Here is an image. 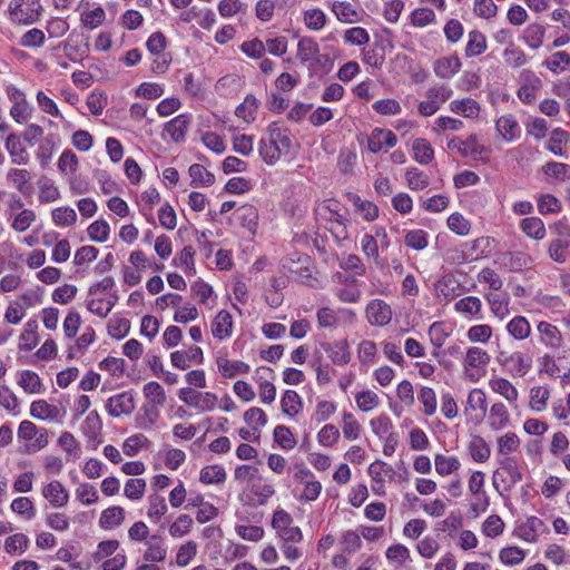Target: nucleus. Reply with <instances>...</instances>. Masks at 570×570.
<instances>
[{
	"mask_svg": "<svg viewBox=\"0 0 570 570\" xmlns=\"http://www.w3.org/2000/svg\"><path fill=\"white\" fill-rule=\"evenodd\" d=\"M503 356L504 353L501 352L500 355L498 356V361L501 362L502 364L511 363V372L517 374L518 376H524L532 366V358L530 356H524L520 352H515L509 356H505L504 358Z\"/></svg>",
	"mask_w": 570,
	"mask_h": 570,
	"instance_id": "obj_18",
	"label": "nucleus"
},
{
	"mask_svg": "<svg viewBox=\"0 0 570 570\" xmlns=\"http://www.w3.org/2000/svg\"><path fill=\"white\" fill-rule=\"evenodd\" d=\"M130 331V321L125 317L115 315L108 322V334L116 340H121L128 335Z\"/></svg>",
	"mask_w": 570,
	"mask_h": 570,
	"instance_id": "obj_50",
	"label": "nucleus"
},
{
	"mask_svg": "<svg viewBox=\"0 0 570 570\" xmlns=\"http://www.w3.org/2000/svg\"><path fill=\"white\" fill-rule=\"evenodd\" d=\"M504 62L512 68H520L525 65L527 56L522 49L514 46L513 42L504 49L503 53Z\"/></svg>",
	"mask_w": 570,
	"mask_h": 570,
	"instance_id": "obj_49",
	"label": "nucleus"
},
{
	"mask_svg": "<svg viewBox=\"0 0 570 570\" xmlns=\"http://www.w3.org/2000/svg\"><path fill=\"white\" fill-rule=\"evenodd\" d=\"M448 148L456 149L462 157L471 156L474 160L488 163V159L483 158L482 155L488 154L489 148L478 144V136L475 134H471L466 139L453 137L448 142Z\"/></svg>",
	"mask_w": 570,
	"mask_h": 570,
	"instance_id": "obj_2",
	"label": "nucleus"
},
{
	"mask_svg": "<svg viewBox=\"0 0 570 570\" xmlns=\"http://www.w3.org/2000/svg\"><path fill=\"white\" fill-rule=\"evenodd\" d=\"M436 291L444 296L446 301H451L454 297L459 296V283L454 279L453 276L446 275L438 281Z\"/></svg>",
	"mask_w": 570,
	"mask_h": 570,
	"instance_id": "obj_54",
	"label": "nucleus"
},
{
	"mask_svg": "<svg viewBox=\"0 0 570 570\" xmlns=\"http://www.w3.org/2000/svg\"><path fill=\"white\" fill-rule=\"evenodd\" d=\"M507 331L515 340H524L529 336L531 327L524 316H515L508 323Z\"/></svg>",
	"mask_w": 570,
	"mask_h": 570,
	"instance_id": "obj_45",
	"label": "nucleus"
},
{
	"mask_svg": "<svg viewBox=\"0 0 570 570\" xmlns=\"http://www.w3.org/2000/svg\"><path fill=\"white\" fill-rule=\"evenodd\" d=\"M249 490L253 494L258 497V505H265L267 500L275 493L274 487L268 483H263L262 476H257V479L249 485Z\"/></svg>",
	"mask_w": 570,
	"mask_h": 570,
	"instance_id": "obj_53",
	"label": "nucleus"
},
{
	"mask_svg": "<svg viewBox=\"0 0 570 570\" xmlns=\"http://www.w3.org/2000/svg\"><path fill=\"white\" fill-rule=\"evenodd\" d=\"M236 217L240 225L250 232H255L258 225V210L255 206L246 204L237 208Z\"/></svg>",
	"mask_w": 570,
	"mask_h": 570,
	"instance_id": "obj_25",
	"label": "nucleus"
},
{
	"mask_svg": "<svg viewBox=\"0 0 570 570\" xmlns=\"http://www.w3.org/2000/svg\"><path fill=\"white\" fill-rule=\"evenodd\" d=\"M538 331L541 335V341L547 346L557 348L561 345L562 336L557 326L542 321L538 324Z\"/></svg>",
	"mask_w": 570,
	"mask_h": 570,
	"instance_id": "obj_26",
	"label": "nucleus"
},
{
	"mask_svg": "<svg viewBox=\"0 0 570 570\" xmlns=\"http://www.w3.org/2000/svg\"><path fill=\"white\" fill-rule=\"evenodd\" d=\"M469 452L475 462L482 463L489 460L491 449L483 438L474 436L469 444Z\"/></svg>",
	"mask_w": 570,
	"mask_h": 570,
	"instance_id": "obj_40",
	"label": "nucleus"
},
{
	"mask_svg": "<svg viewBox=\"0 0 570 570\" xmlns=\"http://www.w3.org/2000/svg\"><path fill=\"white\" fill-rule=\"evenodd\" d=\"M462 63L460 58L456 55H453L436 59L433 63V70L438 77L450 79L459 72Z\"/></svg>",
	"mask_w": 570,
	"mask_h": 570,
	"instance_id": "obj_16",
	"label": "nucleus"
},
{
	"mask_svg": "<svg viewBox=\"0 0 570 570\" xmlns=\"http://www.w3.org/2000/svg\"><path fill=\"white\" fill-rule=\"evenodd\" d=\"M11 161L17 165H26L29 161V154L21 142V137L14 132L7 136L4 141Z\"/></svg>",
	"mask_w": 570,
	"mask_h": 570,
	"instance_id": "obj_10",
	"label": "nucleus"
},
{
	"mask_svg": "<svg viewBox=\"0 0 570 570\" xmlns=\"http://www.w3.org/2000/svg\"><path fill=\"white\" fill-rule=\"evenodd\" d=\"M233 317L226 309H222L212 323V334L217 340H225L232 335Z\"/></svg>",
	"mask_w": 570,
	"mask_h": 570,
	"instance_id": "obj_13",
	"label": "nucleus"
},
{
	"mask_svg": "<svg viewBox=\"0 0 570 570\" xmlns=\"http://www.w3.org/2000/svg\"><path fill=\"white\" fill-rule=\"evenodd\" d=\"M88 236L91 240L104 243L108 239L110 226L105 219H99L88 226Z\"/></svg>",
	"mask_w": 570,
	"mask_h": 570,
	"instance_id": "obj_57",
	"label": "nucleus"
},
{
	"mask_svg": "<svg viewBox=\"0 0 570 570\" xmlns=\"http://www.w3.org/2000/svg\"><path fill=\"white\" fill-rule=\"evenodd\" d=\"M259 100L254 95H247L244 101L235 109V115L247 124L256 119V112L259 108Z\"/></svg>",
	"mask_w": 570,
	"mask_h": 570,
	"instance_id": "obj_21",
	"label": "nucleus"
},
{
	"mask_svg": "<svg viewBox=\"0 0 570 570\" xmlns=\"http://www.w3.org/2000/svg\"><path fill=\"white\" fill-rule=\"evenodd\" d=\"M150 441L141 433L127 438L122 444V451L127 456H135L140 449L148 448Z\"/></svg>",
	"mask_w": 570,
	"mask_h": 570,
	"instance_id": "obj_52",
	"label": "nucleus"
},
{
	"mask_svg": "<svg viewBox=\"0 0 570 570\" xmlns=\"http://www.w3.org/2000/svg\"><path fill=\"white\" fill-rule=\"evenodd\" d=\"M481 301L480 298L475 296H466L461 299H459L454 304V308L459 313L469 314V315H476L481 311Z\"/></svg>",
	"mask_w": 570,
	"mask_h": 570,
	"instance_id": "obj_61",
	"label": "nucleus"
},
{
	"mask_svg": "<svg viewBox=\"0 0 570 570\" xmlns=\"http://www.w3.org/2000/svg\"><path fill=\"white\" fill-rule=\"evenodd\" d=\"M217 366L224 377H234L237 374H247L249 365L243 361H229L227 358H218Z\"/></svg>",
	"mask_w": 570,
	"mask_h": 570,
	"instance_id": "obj_27",
	"label": "nucleus"
},
{
	"mask_svg": "<svg viewBox=\"0 0 570 570\" xmlns=\"http://www.w3.org/2000/svg\"><path fill=\"white\" fill-rule=\"evenodd\" d=\"M546 529L544 522L538 517H529L527 521L517 528V535L524 541L534 542L540 532Z\"/></svg>",
	"mask_w": 570,
	"mask_h": 570,
	"instance_id": "obj_17",
	"label": "nucleus"
},
{
	"mask_svg": "<svg viewBox=\"0 0 570 570\" xmlns=\"http://www.w3.org/2000/svg\"><path fill=\"white\" fill-rule=\"evenodd\" d=\"M404 243L414 250H422L428 247V233L423 229H413L406 232Z\"/></svg>",
	"mask_w": 570,
	"mask_h": 570,
	"instance_id": "obj_55",
	"label": "nucleus"
},
{
	"mask_svg": "<svg viewBox=\"0 0 570 570\" xmlns=\"http://www.w3.org/2000/svg\"><path fill=\"white\" fill-rule=\"evenodd\" d=\"M497 130L507 141H513L519 138L521 129L512 115H503L495 122Z\"/></svg>",
	"mask_w": 570,
	"mask_h": 570,
	"instance_id": "obj_19",
	"label": "nucleus"
},
{
	"mask_svg": "<svg viewBox=\"0 0 570 570\" xmlns=\"http://www.w3.org/2000/svg\"><path fill=\"white\" fill-rule=\"evenodd\" d=\"M18 384L30 394L40 393L42 387L39 375L29 370H24L20 373Z\"/></svg>",
	"mask_w": 570,
	"mask_h": 570,
	"instance_id": "obj_51",
	"label": "nucleus"
},
{
	"mask_svg": "<svg viewBox=\"0 0 570 570\" xmlns=\"http://www.w3.org/2000/svg\"><path fill=\"white\" fill-rule=\"evenodd\" d=\"M520 88L517 92L518 98L527 105L534 102L537 92L542 88L541 79L529 69L521 71L519 76Z\"/></svg>",
	"mask_w": 570,
	"mask_h": 570,
	"instance_id": "obj_4",
	"label": "nucleus"
},
{
	"mask_svg": "<svg viewBox=\"0 0 570 570\" xmlns=\"http://www.w3.org/2000/svg\"><path fill=\"white\" fill-rule=\"evenodd\" d=\"M569 239L557 238L553 239L548 248L549 256L556 263L562 264L569 258Z\"/></svg>",
	"mask_w": 570,
	"mask_h": 570,
	"instance_id": "obj_42",
	"label": "nucleus"
},
{
	"mask_svg": "<svg viewBox=\"0 0 570 570\" xmlns=\"http://www.w3.org/2000/svg\"><path fill=\"white\" fill-rule=\"evenodd\" d=\"M42 495L53 508H62L68 503L69 493L60 481H51L42 489Z\"/></svg>",
	"mask_w": 570,
	"mask_h": 570,
	"instance_id": "obj_11",
	"label": "nucleus"
},
{
	"mask_svg": "<svg viewBox=\"0 0 570 570\" xmlns=\"http://www.w3.org/2000/svg\"><path fill=\"white\" fill-rule=\"evenodd\" d=\"M468 43L465 46L466 57H476L487 50L485 36L479 30H472L468 35Z\"/></svg>",
	"mask_w": 570,
	"mask_h": 570,
	"instance_id": "obj_34",
	"label": "nucleus"
},
{
	"mask_svg": "<svg viewBox=\"0 0 570 570\" xmlns=\"http://www.w3.org/2000/svg\"><path fill=\"white\" fill-rule=\"evenodd\" d=\"M42 12L43 7L40 3V0H31V2L28 3L27 9H22V12H20L14 22L26 26L32 24L40 20Z\"/></svg>",
	"mask_w": 570,
	"mask_h": 570,
	"instance_id": "obj_38",
	"label": "nucleus"
},
{
	"mask_svg": "<svg viewBox=\"0 0 570 570\" xmlns=\"http://www.w3.org/2000/svg\"><path fill=\"white\" fill-rule=\"evenodd\" d=\"M159 406L160 405H156V404H151V403L145 404L141 407L142 413L138 414L136 416L137 428L142 429V430H149L159 419V415H160L159 410H158Z\"/></svg>",
	"mask_w": 570,
	"mask_h": 570,
	"instance_id": "obj_36",
	"label": "nucleus"
},
{
	"mask_svg": "<svg viewBox=\"0 0 570 570\" xmlns=\"http://www.w3.org/2000/svg\"><path fill=\"white\" fill-rule=\"evenodd\" d=\"M331 9L336 18L345 23H353L357 17V12L352 3L346 1H333Z\"/></svg>",
	"mask_w": 570,
	"mask_h": 570,
	"instance_id": "obj_47",
	"label": "nucleus"
},
{
	"mask_svg": "<svg viewBox=\"0 0 570 570\" xmlns=\"http://www.w3.org/2000/svg\"><path fill=\"white\" fill-rule=\"evenodd\" d=\"M440 91H442V102L446 101L452 95L450 88L441 87L430 89L428 91L429 100L422 101L419 105V111L422 116H432L439 110L440 106L435 99L439 97Z\"/></svg>",
	"mask_w": 570,
	"mask_h": 570,
	"instance_id": "obj_15",
	"label": "nucleus"
},
{
	"mask_svg": "<svg viewBox=\"0 0 570 570\" xmlns=\"http://www.w3.org/2000/svg\"><path fill=\"white\" fill-rule=\"evenodd\" d=\"M267 131L269 136L268 139L275 142L281 148V150L284 151V155L289 154L292 148L289 129L281 126L277 121H273L267 127Z\"/></svg>",
	"mask_w": 570,
	"mask_h": 570,
	"instance_id": "obj_12",
	"label": "nucleus"
},
{
	"mask_svg": "<svg viewBox=\"0 0 570 570\" xmlns=\"http://www.w3.org/2000/svg\"><path fill=\"white\" fill-rule=\"evenodd\" d=\"M366 317L370 324L384 326L392 320V309L382 299H373L366 306Z\"/></svg>",
	"mask_w": 570,
	"mask_h": 570,
	"instance_id": "obj_7",
	"label": "nucleus"
},
{
	"mask_svg": "<svg viewBox=\"0 0 570 570\" xmlns=\"http://www.w3.org/2000/svg\"><path fill=\"white\" fill-rule=\"evenodd\" d=\"M321 347L328 354L332 363L335 365H346L351 361V352L347 340H340L335 342H323Z\"/></svg>",
	"mask_w": 570,
	"mask_h": 570,
	"instance_id": "obj_8",
	"label": "nucleus"
},
{
	"mask_svg": "<svg viewBox=\"0 0 570 570\" xmlns=\"http://www.w3.org/2000/svg\"><path fill=\"white\" fill-rule=\"evenodd\" d=\"M522 232L537 240L544 238L546 227L541 218L539 217H527L520 223Z\"/></svg>",
	"mask_w": 570,
	"mask_h": 570,
	"instance_id": "obj_37",
	"label": "nucleus"
},
{
	"mask_svg": "<svg viewBox=\"0 0 570 570\" xmlns=\"http://www.w3.org/2000/svg\"><path fill=\"white\" fill-rule=\"evenodd\" d=\"M407 186L412 190H422L430 184L429 176L416 167H410L405 171Z\"/></svg>",
	"mask_w": 570,
	"mask_h": 570,
	"instance_id": "obj_46",
	"label": "nucleus"
},
{
	"mask_svg": "<svg viewBox=\"0 0 570 570\" xmlns=\"http://www.w3.org/2000/svg\"><path fill=\"white\" fill-rule=\"evenodd\" d=\"M8 178L11 179V181L21 194L28 195L31 193L32 186L29 184L30 174L27 169H10L8 173Z\"/></svg>",
	"mask_w": 570,
	"mask_h": 570,
	"instance_id": "obj_48",
	"label": "nucleus"
},
{
	"mask_svg": "<svg viewBox=\"0 0 570 570\" xmlns=\"http://www.w3.org/2000/svg\"><path fill=\"white\" fill-rule=\"evenodd\" d=\"M500 468L493 472L492 483L497 491L499 487H503L504 491L511 489L522 480V472L519 469L517 459L513 456H504L499 460Z\"/></svg>",
	"mask_w": 570,
	"mask_h": 570,
	"instance_id": "obj_1",
	"label": "nucleus"
},
{
	"mask_svg": "<svg viewBox=\"0 0 570 570\" xmlns=\"http://www.w3.org/2000/svg\"><path fill=\"white\" fill-rule=\"evenodd\" d=\"M281 406L284 414L296 416L303 409V401L296 391L286 390L282 396Z\"/></svg>",
	"mask_w": 570,
	"mask_h": 570,
	"instance_id": "obj_24",
	"label": "nucleus"
},
{
	"mask_svg": "<svg viewBox=\"0 0 570 570\" xmlns=\"http://www.w3.org/2000/svg\"><path fill=\"white\" fill-rule=\"evenodd\" d=\"M509 423V412L501 402L494 403L490 409L489 425L492 430L499 431Z\"/></svg>",
	"mask_w": 570,
	"mask_h": 570,
	"instance_id": "obj_30",
	"label": "nucleus"
},
{
	"mask_svg": "<svg viewBox=\"0 0 570 570\" xmlns=\"http://www.w3.org/2000/svg\"><path fill=\"white\" fill-rule=\"evenodd\" d=\"M465 414H470V420L480 423L487 413V395L481 389H473L466 400L464 410Z\"/></svg>",
	"mask_w": 570,
	"mask_h": 570,
	"instance_id": "obj_6",
	"label": "nucleus"
},
{
	"mask_svg": "<svg viewBox=\"0 0 570 570\" xmlns=\"http://www.w3.org/2000/svg\"><path fill=\"white\" fill-rule=\"evenodd\" d=\"M125 520V510L119 505L105 509L99 518V527L109 530L122 524Z\"/></svg>",
	"mask_w": 570,
	"mask_h": 570,
	"instance_id": "obj_20",
	"label": "nucleus"
},
{
	"mask_svg": "<svg viewBox=\"0 0 570 570\" xmlns=\"http://www.w3.org/2000/svg\"><path fill=\"white\" fill-rule=\"evenodd\" d=\"M546 175L558 180L566 181L570 179V165L557 161H549L543 166Z\"/></svg>",
	"mask_w": 570,
	"mask_h": 570,
	"instance_id": "obj_58",
	"label": "nucleus"
},
{
	"mask_svg": "<svg viewBox=\"0 0 570 570\" xmlns=\"http://www.w3.org/2000/svg\"><path fill=\"white\" fill-rule=\"evenodd\" d=\"M435 471L444 476L454 473L461 466V463L456 456H445L443 454H436L434 458Z\"/></svg>",
	"mask_w": 570,
	"mask_h": 570,
	"instance_id": "obj_44",
	"label": "nucleus"
},
{
	"mask_svg": "<svg viewBox=\"0 0 570 570\" xmlns=\"http://www.w3.org/2000/svg\"><path fill=\"white\" fill-rule=\"evenodd\" d=\"M546 35V28L541 23H530L522 35L524 42L532 49L541 47Z\"/></svg>",
	"mask_w": 570,
	"mask_h": 570,
	"instance_id": "obj_31",
	"label": "nucleus"
},
{
	"mask_svg": "<svg viewBox=\"0 0 570 570\" xmlns=\"http://www.w3.org/2000/svg\"><path fill=\"white\" fill-rule=\"evenodd\" d=\"M490 362V355L482 348L473 346L466 351L464 367H484Z\"/></svg>",
	"mask_w": 570,
	"mask_h": 570,
	"instance_id": "obj_41",
	"label": "nucleus"
},
{
	"mask_svg": "<svg viewBox=\"0 0 570 570\" xmlns=\"http://www.w3.org/2000/svg\"><path fill=\"white\" fill-rule=\"evenodd\" d=\"M413 157L421 165L430 164L434 158V149L424 138H416L412 145Z\"/></svg>",
	"mask_w": 570,
	"mask_h": 570,
	"instance_id": "obj_29",
	"label": "nucleus"
},
{
	"mask_svg": "<svg viewBox=\"0 0 570 570\" xmlns=\"http://www.w3.org/2000/svg\"><path fill=\"white\" fill-rule=\"evenodd\" d=\"M258 153L267 165H275L284 151L271 139L262 138L258 142Z\"/></svg>",
	"mask_w": 570,
	"mask_h": 570,
	"instance_id": "obj_28",
	"label": "nucleus"
},
{
	"mask_svg": "<svg viewBox=\"0 0 570 570\" xmlns=\"http://www.w3.org/2000/svg\"><path fill=\"white\" fill-rule=\"evenodd\" d=\"M188 174L191 178L190 185L195 188L200 186L209 187L215 183V176L200 164H193Z\"/></svg>",
	"mask_w": 570,
	"mask_h": 570,
	"instance_id": "obj_23",
	"label": "nucleus"
},
{
	"mask_svg": "<svg viewBox=\"0 0 570 570\" xmlns=\"http://www.w3.org/2000/svg\"><path fill=\"white\" fill-rule=\"evenodd\" d=\"M393 45L389 39H376L373 46L362 50V60L364 63L381 69L386 57L387 49H392Z\"/></svg>",
	"mask_w": 570,
	"mask_h": 570,
	"instance_id": "obj_5",
	"label": "nucleus"
},
{
	"mask_svg": "<svg viewBox=\"0 0 570 570\" xmlns=\"http://www.w3.org/2000/svg\"><path fill=\"white\" fill-rule=\"evenodd\" d=\"M18 438L24 441H33L27 446L28 452H36L48 444V431L43 428H37V425L28 420L20 423L18 429Z\"/></svg>",
	"mask_w": 570,
	"mask_h": 570,
	"instance_id": "obj_3",
	"label": "nucleus"
},
{
	"mask_svg": "<svg viewBox=\"0 0 570 570\" xmlns=\"http://www.w3.org/2000/svg\"><path fill=\"white\" fill-rule=\"evenodd\" d=\"M273 436L274 441L286 451L294 449L296 445V440L292 431L285 425H277L274 429Z\"/></svg>",
	"mask_w": 570,
	"mask_h": 570,
	"instance_id": "obj_56",
	"label": "nucleus"
},
{
	"mask_svg": "<svg viewBox=\"0 0 570 570\" xmlns=\"http://www.w3.org/2000/svg\"><path fill=\"white\" fill-rule=\"evenodd\" d=\"M102 430V421L97 411H91L82 424L83 434L91 441H97Z\"/></svg>",
	"mask_w": 570,
	"mask_h": 570,
	"instance_id": "obj_39",
	"label": "nucleus"
},
{
	"mask_svg": "<svg viewBox=\"0 0 570 570\" xmlns=\"http://www.w3.org/2000/svg\"><path fill=\"white\" fill-rule=\"evenodd\" d=\"M59 413L56 405L49 404L45 400L33 401L30 406V414L36 419H55Z\"/></svg>",
	"mask_w": 570,
	"mask_h": 570,
	"instance_id": "obj_43",
	"label": "nucleus"
},
{
	"mask_svg": "<svg viewBox=\"0 0 570 570\" xmlns=\"http://www.w3.org/2000/svg\"><path fill=\"white\" fill-rule=\"evenodd\" d=\"M107 411L118 417L121 414H130L135 409V401L131 392H122L108 399Z\"/></svg>",
	"mask_w": 570,
	"mask_h": 570,
	"instance_id": "obj_9",
	"label": "nucleus"
},
{
	"mask_svg": "<svg viewBox=\"0 0 570 570\" xmlns=\"http://www.w3.org/2000/svg\"><path fill=\"white\" fill-rule=\"evenodd\" d=\"M491 386L494 392L504 396L509 402H514L518 399L517 389L505 379H497L491 381Z\"/></svg>",
	"mask_w": 570,
	"mask_h": 570,
	"instance_id": "obj_63",
	"label": "nucleus"
},
{
	"mask_svg": "<svg viewBox=\"0 0 570 570\" xmlns=\"http://www.w3.org/2000/svg\"><path fill=\"white\" fill-rule=\"evenodd\" d=\"M52 220L58 226H70L77 220V214L71 207H59L52 210Z\"/></svg>",
	"mask_w": 570,
	"mask_h": 570,
	"instance_id": "obj_64",
	"label": "nucleus"
},
{
	"mask_svg": "<svg viewBox=\"0 0 570 570\" xmlns=\"http://www.w3.org/2000/svg\"><path fill=\"white\" fill-rule=\"evenodd\" d=\"M147 549L144 552V560L147 562H163L167 556V548L164 538L159 534H153L146 542Z\"/></svg>",
	"mask_w": 570,
	"mask_h": 570,
	"instance_id": "obj_14",
	"label": "nucleus"
},
{
	"mask_svg": "<svg viewBox=\"0 0 570 570\" xmlns=\"http://www.w3.org/2000/svg\"><path fill=\"white\" fill-rule=\"evenodd\" d=\"M11 510L23 515L27 520H31L36 515L35 504L27 497L16 498L11 503Z\"/></svg>",
	"mask_w": 570,
	"mask_h": 570,
	"instance_id": "obj_60",
	"label": "nucleus"
},
{
	"mask_svg": "<svg viewBox=\"0 0 570 570\" xmlns=\"http://www.w3.org/2000/svg\"><path fill=\"white\" fill-rule=\"evenodd\" d=\"M144 395L150 400L151 404L164 405L166 402V393L158 382H149L144 386Z\"/></svg>",
	"mask_w": 570,
	"mask_h": 570,
	"instance_id": "obj_62",
	"label": "nucleus"
},
{
	"mask_svg": "<svg viewBox=\"0 0 570 570\" xmlns=\"http://www.w3.org/2000/svg\"><path fill=\"white\" fill-rule=\"evenodd\" d=\"M320 52L318 43L312 37H303L297 43V57L302 63L313 60Z\"/></svg>",
	"mask_w": 570,
	"mask_h": 570,
	"instance_id": "obj_33",
	"label": "nucleus"
},
{
	"mask_svg": "<svg viewBox=\"0 0 570 570\" xmlns=\"http://www.w3.org/2000/svg\"><path fill=\"white\" fill-rule=\"evenodd\" d=\"M226 471L223 465H207L200 470L199 481L204 484H220L226 480Z\"/></svg>",
	"mask_w": 570,
	"mask_h": 570,
	"instance_id": "obj_32",
	"label": "nucleus"
},
{
	"mask_svg": "<svg viewBox=\"0 0 570 570\" xmlns=\"http://www.w3.org/2000/svg\"><path fill=\"white\" fill-rule=\"evenodd\" d=\"M189 125L188 116L181 114L170 121H168L165 126L166 131L169 134L170 138L175 142L183 141L185 139V135L187 132Z\"/></svg>",
	"mask_w": 570,
	"mask_h": 570,
	"instance_id": "obj_22",
	"label": "nucleus"
},
{
	"mask_svg": "<svg viewBox=\"0 0 570 570\" xmlns=\"http://www.w3.org/2000/svg\"><path fill=\"white\" fill-rule=\"evenodd\" d=\"M28 537L23 533H16L6 539L4 550L10 554H14L17 552L23 553L28 549Z\"/></svg>",
	"mask_w": 570,
	"mask_h": 570,
	"instance_id": "obj_59",
	"label": "nucleus"
},
{
	"mask_svg": "<svg viewBox=\"0 0 570 570\" xmlns=\"http://www.w3.org/2000/svg\"><path fill=\"white\" fill-rule=\"evenodd\" d=\"M450 109L452 112L462 115L466 118H473L479 115L480 106L472 98H465L461 100H452L450 102Z\"/></svg>",
	"mask_w": 570,
	"mask_h": 570,
	"instance_id": "obj_35",
	"label": "nucleus"
}]
</instances>
